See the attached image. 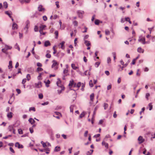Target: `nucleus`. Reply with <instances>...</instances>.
Listing matches in <instances>:
<instances>
[{"label": "nucleus", "instance_id": "obj_1", "mask_svg": "<svg viewBox=\"0 0 155 155\" xmlns=\"http://www.w3.org/2000/svg\"><path fill=\"white\" fill-rule=\"evenodd\" d=\"M52 62L53 64L51 66V68L54 70H57L58 68L59 63L55 60H53Z\"/></svg>", "mask_w": 155, "mask_h": 155}, {"label": "nucleus", "instance_id": "obj_2", "mask_svg": "<svg viewBox=\"0 0 155 155\" xmlns=\"http://www.w3.org/2000/svg\"><path fill=\"white\" fill-rule=\"evenodd\" d=\"M64 87L63 86H61V87H58V92L59 94H60L62 91H64Z\"/></svg>", "mask_w": 155, "mask_h": 155}, {"label": "nucleus", "instance_id": "obj_3", "mask_svg": "<svg viewBox=\"0 0 155 155\" xmlns=\"http://www.w3.org/2000/svg\"><path fill=\"white\" fill-rule=\"evenodd\" d=\"M94 98V93L91 94L90 95V103L92 104L93 102Z\"/></svg>", "mask_w": 155, "mask_h": 155}, {"label": "nucleus", "instance_id": "obj_4", "mask_svg": "<svg viewBox=\"0 0 155 155\" xmlns=\"http://www.w3.org/2000/svg\"><path fill=\"white\" fill-rule=\"evenodd\" d=\"M35 87L36 88H39L41 87L42 86V83L41 81H39L38 83L35 84Z\"/></svg>", "mask_w": 155, "mask_h": 155}, {"label": "nucleus", "instance_id": "obj_5", "mask_svg": "<svg viewBox=\"0 0 155 155\" xmlns=\"http://www.w3.org/2000/svg\"><path fill=\"white\" fill-rule=\"evenodd\" d=\"M13 114L11 112H8L7 114V117L9 119L12 118V117Z\"/></svg>", "mask_w": 155, "mask_h": 155}, {"label": "nucleus", "instance_id": "obj_6", "mask_svg": "<svg viewBox=\"0 0 155 155\" xmlns=\"http://www.w3.org/2000/svg\"><path fill=\"white\" fill-rule=\"evenodd\" d=\"M79 17L82 18V14H84V12L83 11H78L77 12Z\"/></svg>", "mask_w": 155, "mask_h": 155}, {"label": "nucleus", "instance_id": "obj_7", "mask_svg": "<svg viewBox=\"0 0 155 155\" xmlns=\"http://www.w3.org/2000/svg\"><path fill=\"white\" fill-rule=\"evenodd\" d=\"M138 41L139 42L142 43L143 44H145L146 43L145 40L144 38H140V37L139 39L138 40Z\"/></svg>", "mask_w": 155, "mask_h": 155}, {"label": "nucleus", "instance_id": "obj_8", "mask_svg": "<svg viewBox=\"0 0 155 155\" xmlns=\"http://www.w3.org/2000/svg\"><path fill=\"white\" fill-rule=\"evenodd\" d=\"M15 147H17L18 148H22L23 147L22 145H20L18 142H16L15 143Z\"/></svg>", "mask_w": 155, "mask_h": 155}, {"label": "nucleus", "instance_id": "obj_9", "mask_svg": "<svg viewBox=\"0 0 155 155\" xmlns=\"http://www.w3.org/2000/svg\"><path fill=\"white\" fill-rule=\"evenodd\" d=\"M138 140L139 141V143H141L144 141V139H143V137L141 136L139 137L138 139Z\"/></svg>", "mask_w": 155, "mask_h": 155}, {"label": "nucleus", "instance_id": "obj_10", "mask_svg": "<svg viewBox=\"0 0 155 155\" xmlns=\"http://www.w3.org/2000/svg\"><path fill=\"white\" fill-rule=\"evenodd\" d=\"M102 144L103 146H104L107 149L108 147V143L103 141L102 143Z\"/></svg>", "mask_w": 155, "mask_h": 155}, {"label": "nucleus", "instance_id": "obj_11", "mask_svg": "<svg viewBox=\"0 0 155 155\" xmlns=\"http://www.w3.org/2000/svg\"><path fill=\"white\" fill-rule=\"evenodd\" d=\"M18 28V25L14 23L12 25V29L13 30L17 29Z\"/></svg>", "mask_w": 155, "mask_h": 155}, {"label": "nucleus", "instance_id": "obj_12", "mask_svg": "<svg viewBox=\"0 0 155 155\" xmlns=\"http://www.w3.org/2000/svg\"><path fill=\"white\" fill-rule=\"evenodd\" d=\"M38 9L40 12H42L45 10L44 8L42 7V6L41 5H40L38 6Z\"/></svg>", "mask_w": 155, "mask_h": 155}, {"label": "nucleus", "instance_id": "obj_13", "mask_svg": "<svg viewBox=\"0 0 155 155\" xmlns=\"http://www.w3.org/2000/svg\"><path fill=\"white\" fill-rule=\"evenodd\" d=\"M44 83H45L46 87H49V84L50 83V81L49 80H48L47 81H45Z\"/></svg>", "mask_w": 155, "mask_h": 155}, {"label": "nucleus", "instance_id": "obj_14", "mask_svg": "<svg viewBox=\"0 0 155 155\" xmlns=\"http://www.w3.org/2000/svg\"><path fill=\"white\" fill-rule=\"evenodd\" d=\"M137 51L138 52L143 53L144 51V50L141 48H137Z\"/></svg>", "mask_w": 155, "mask_h": 155}, {"label": "nucleus", "instance_id": "obj_15", "mask_svg": "<svg viewBox=\"0 0 155 155\" xmlns=\"http://www.w3.org/2000/svg\"><path fill=\"white\" fill-rule=\"evenodd\" d=\"M29 122L32 124H34L35 123V121L32 118H30L28 120Z\"/></svg>", "mask_w": 155, "mask_h": 155}, {"label": "nucleus", "instance_id": "obj_16", "mask_svg": "<svg viewBox=\"0 0 155 155\" xmlns=\"http://www.w3.org/2000/svg\"><path fill=\"white\" fill-rule=\"evenodd\" d=\"M74 83V82L73 80H71L70 81L68 85L69 87H72L73 86Z\"/></svg>", "mask_w": 155, "mask_h": 155}, {"label": "nucleus", "instance_id": "obj_17", "mask_svg": "<svg viewBox=\"0 0 155 155\" xmlns=\"http://www.w3.org/2000/svg\"><path fill=\"white\" fill-rule=\"evenodd\" d=\"M57 84L58 87H61V86H63L61 84V81L60 80L58 81L57 82Z\"/></svg>", "mask_w": 155, "mask_h": 155}, {"label": "nucleus", "instance_id": "obj_18", "mask_svg": "<svg viewBox=\"0 0 155 155\" xmlns=\"http://www.w3.org/2000/svg\"><path fill=\"white\" fill-rule=\"evenodd\" d=\"M45 47L48 46L50 45V43L48 41H46L45 43Z\"/></svg>", "mask_w": 155, "mask_h": 155}, {"label": "nucleus", "instance_id": "obj_19", "mask_svg": "<svg viewBox=\"0 0 155 155\" xmlns=\"http://www.w3.org/2000/svg\"><path fill=\"white\" fill-rule=\"evenodd\" d=\"M65 42L64 41H63L61 43H60V45H61V48L62 49H64V44Z\"/></svg>", "mask_w": 155, "mask_h": 155}, {"label": "nucleus", "instance_id": "obj_20", "mask_svg": "<svg viewBox=\"0 0 155 155\" xmlns=\"http://www.w3.org/2000/svg\"><path fill=\"white\" fill-rule=\"evenodd\" d=\"M93 150H90L89 151H87V155H91L93 152Z\"/></svg>", "mask_w": 155, "mask_h": 155}, {"label": "nucleus", "instance_id": "obj_21", "mask_svg": "<svg viewBox=\"0 0 155 155\" xmlns=\"http://www.w3.org/2000/svg\"><path fill=\"white\" fill-rule=\"evenodd\" d=\"M5 13L8 15L10 18H11V12L10 11H6L5 12Z\"/></svg>", "mask_w": 155, "mask_h": 155}, {"label": "nucleus", "instance_id": "obj_22", "mask_svg": "<svg viewBox=\"0 0 155 155\" xmlns=\"http://www.w3.org/2000/svg\"><path fill=\"white\" fill-rule=\"evenodd\" d=\"M60 150V147L57 146L56 147L54 150L55 151L58 152Z\"/></svg>", "mask_w": 155, "mask_h": 155}, {"label": "nucleus", "instance_id": "obj_23", "mask_svg": "<svg viewBox=\"0 0 155 155\" xmlns=\"http://www.w3.org/2000/svg\"><path fill=\"white\" fill-rule=\"evenodd\" d=\"M5 48L6 49V50H7L9 49H11L12 47L11 46L7 45H5Z\"/></svg>", "mask_w": 155, "mask_h": 155}, {"label": "nucleus", "instance_id": "obj_24", "mask_svg": "<svg viewBox=\"0 0 155 155\" xmlns=\"http://www.w3.org/2000/svg\"><path fill=\"white\" fill-rule=\"evenodd\" d=\"M84 43L87 46H88L90 45V42L87 40H85Z\"/></svg>", "mask_w": 155, "mask_h": 155}, {"label": "nucleus", "instance_id": "obj_25", "mask_svg": "<svg viewBox=\"0 0 155 155\" xmlns=\"http://www.w3.org/2000/svg\"><path fill=\"white\" fill-rule=\"evenodd\" d=\"M71 66L72 68L74 70H76L78 68V67L76 66L75 64H71Z\"/></svg>", "mask_w": 155, "mask_h": 155}, {"label": "nucleus", "instance_id": "obj_26", "mask_svg": "<svg viewBox=\"0 0 155 155\" xmlns=\"http://www.w3.org/2000/svg\"><path fill=\"white\" fill-rule=\"evenodd\" d=\"M89 84L91 87H92L94 86L93 84V81L92 80H91L89 82Z\"/></svg>", "mask_w": 155, "mask_h": 155}, {"label": "nucleus", "instance_id": "obj_27", "mask_svg": "<svg viewBox=\"0 0 155 155\" xmlns=\"http://www.w3.org/2000/svg\"><path fill=\"white\" fill-rule=\"evenodd\" d=\"M9 69L12 68V61H10L9 62V65L8 66Z\"/></svg>", "mask_w": 155, "mask_h": 155}, {"label": "nucleus", "instance_id": "obj_28", "mask_svg": "<svg viewBox=\"0 0 155 155\" xmlns=\"http://www.w3.org/2000/svg\"><path fill=\"white\" fill-rule=\"evenodd\" d=\"M68 69H65L64 70L63 73L64 74L66 75L68 73Z\"/></svg>", "mask_w": 155, "mask_h": 155}, {"label": "nucleus", "instance_id": "obj_29", "mask_svg": "<svg viewBox=\"0 0 155 155\" xmlns=\"http://www.w3.org/2000/svg\"><path fill=\"white\" fill-rule=\"evenodd\" d=\"M85 115V113L84 112H83L79 116V117L80 118H82Z\"/></svg>", "mask_w": 155, "mask_h": 155}, {"label": "nucleus", "instance_id": "obj_30", "mask_svg": "<svg viewBox=\"0 0 155 155\" xmlns=\"http://www.w3.org/2000/svg\"><path fill=\"white\" fill-rule=\"evenodd\" d=\"M148 106L149 107V110H151L153 108V106L151 103H150L148 104Z\"/></svg>", "mask_w": 155, "mask_h": 155}, {"label": "nucleus", "instance_id": "obj_31", "mask_svg": "<svg viewBox=\"0 0 155 155\" xmlns=\"http://www.w3.org/2000/svg\"><path fill=\"white\" fill-rule=\"evenodd\" d=\"M84 74L85 75H90V72L88 71H85L84 73Z\"/></svg>", "mask_w": 155, "mask_h": 155}, {"label": "nucleus", "instance_id": "obj_32", "mask_svg": "<svg viewBox=\"0 0 155 155\" xmlns=\"http://www.w3.org/2000/svg\"><path fill=\"white\" fill-rule=\"evenodd\" d=\"M54 34L55 35L56 37L55 38L57 39L58 38V31H55Z\"/></svg>", "mask_w": 155, "mask_h": 155}, {"label": "nucleus", "instance_id": "obj_33", "mask_svg": "<svg viewBox=\"0 0 155 155\" xmlns=\"http://www.w3.org/2000/svg\"><path fill=\"white\" fill-rule=\"evenodd\" d=\"M74 106L73 105H71V106H70V112L72 113L73 112V109H74Z\"/></svg>", "mask_w": 155, "mask_h": 155}, {"label": "nucleus", "instance_id": "obj_34", "mask_svg": "<svg viewBox=\"0 0 155 155\" xmlns=\"http://www.w3.org/2000/svg\"><path fill=\"white\" fill-rule=\"evenodd\" d=\"M13 127L12 126H9L8 127V129L9 131H12L13 130Z\"/></svg>", "mask_w": 155, "mask_h": 155}, {"label": "nucleus", "instance_id": "obj_35", "mask_svg": "<svg viewBox=\"0 0 155 155\" xmlns=\"http://www.w3.org/2000/svg\"><path fill=\"white\" fill-rule=\"evenodd\" d=\"M108 106V105L106 103H104V109L106 110V109H107V108Z\"/></svg>", "mask_w": 155, "mask_h": 155}, {"label": "nucleus", "instance_id": "obj_36", "mask_svg": "<svg viewBox=\"0 0 155 155\" xmlns=\"http://www.w3.org/2000/svg\"><path fill=\"white\" fill-rule=\"evenodd\" d=\"M100 62H96L95 63V66L96 68L98 67L99 65H100Z\"/></svg>", "mask_w": 155, "mask_h": 155}, {"label": "nucleus", "instance_id": "obj_37", "mask_svg": "<svg viewBox=\"0 0 155 155\" xmlns=\"http://www.w3.org/2000/svg\"><path fill=\"white\" fill-rule=\"evenodd\" d=\"M4 6L5 8H7L8 6V4L6 2H4Z\"/></svg>", "mask_w": 155, "mask_h": 155}, {"label": "nucleus", "instance_id": "obj_38", "mask_svg": "<svg viewBox=\"0 0 155 155\" xmlns=\"http://www.w3.org/2000/svg\"><path fill=\"white\" fill-rule=\"evenodd\" d=\"M31 76L30 74H28L26 76V78L28 81H29L31 79Z\"/></svg>", "mask_w": 155, "mask_h": 155}, {"label": "nucleus", "instance_id": "obj_39", "mask_svg": "<svg viewBox=\"0 0 155 155\" xmlns=\"http://www.w3.org/2000/svg\"><path fill=\"white\" fill-rule=\"evenodd\" d=\"M31 110H33L34 111H35V109L34 107H30L29 109V111H31Z\"/></svg>", "mask_w": 155, "mask_h": 155}, {"label": "nucleus", "instance_id": "obj_40", "mask_svg": "<svg viewBox=\"0 0 155 155\" xmlns=\"http://www.w3.org/2000/svg\"><path fill=\"white\" fill-rule=\"evenodd\" d=\"M82 84V83H81L80 82H79L77 84V88L78 89L81 86Z\"/></svg>", "mask_w": 155, "mask_h": 155}, {"label": "nucleus", "instance_id": "obj_41", "mask_svg": "<svg viewBox=\"0 0 155 155\" xmlns=\"http://www.w3.org/2000/svg\"><path fill=\"white\" fill-rule=\"evenodd\" d=\"M46 27V26L44 25H41L40 27V30H43V29Z\"/></svg>", "mask_w": 155, "mask_h": 155}, {"label": "nucleus", "instance_id": "obj_42", "mask_svg": "<svg viewBox=\"0 0 155 155\" xmlns=\"http://www.w3.org/2000/svg\"><path fill=\"white\" fill-rule=\"evenodd\" d=\"M100 21L99 20L97 19L95 21V24L96 25H98Z\"/></svg>", "mask_w": 155, "mask_h": 155}, {"label": "nucleus", "instance_id": "obj_43", "mask_svg": "<svg viewBox=\"0 0 155 155\" xmlns=\"http://www.w3.org/2000/svg\"><path fill=\"white\" fill-rule=\"evenodd\" d=\"M18 133L19 134H23V131L21 129H18Z\"/></svg>", "mask_w": 155, "mask_h": 155}, {"label": "nucleus", "instance_id": "obj_44", "mask_svg": "<svg viewBox=\"0 0 155 155\" xmlns=\"http://www.w3.org/2000/svg\"><path fill=\"white\" fill-rule=\"evenodd\" d=\"M41 143L42 144L43 147H45L47 146L46 143H44L43 141L41 142Z\"/></svg>", "mask_w": 155, "mask_h": 155}, {"label": "nucleus", "instance_id": "obj_45", "mask_svg": "<svg viewBox=\"0 0 155 155\" xmlns=\"http://www.w3.org/2000/svg\"><path fill=\"white\" fill-rule=\"evenodd\" d=\"M105 34L106 35H108L110 34V31L107 30H105Z\"/></svg>", "mask_w": 155, "mask_h": 155}, {"label": "nucleus", "instance_id": "obj_46", "mask_svg": "<svg viewBox=\"0 0 155 155\" xmlns=\"http://www.w3.org/2000/svg\"><path fill=\"white\" fill-rule=\"evenodd\" d=\"M73 24L74 25L77 26L78 25V22L76 21H74L73 22Z\"/></svg>", "mask_w": 155, "mask_h": 155}, {"label": "nucleus", "instance_id": "obj_47", "mask_svg": "<svg viewBox=\"0 0 155 155\" xmlns=\"http://www.w3.org/2000/svg\"><path fill=\"white\" fill-rule=\"evenodd\" d=\"M51 56L50 54L47 53L46 55V57L48 58H51Z\"/></svg>", "mask_w": 155, "mask_h": 155}, {"label": "nucleus", "instance_id": "obj_48", "mask_svg": "<svg viewBox=\"0 0 155 155\" xmlns=\"http://www.w3.org/2000/svg\"><path fill=\"white\" fill-rule=\"evenodd\" d=\"M150 94L149 93H147L146 95V98L147 100H148L149 99L148 97L150 96Z\"/></svg>", "mask_w": 155, "mask_h": 155}, {"label": "nucleus", "instance_id": "obj_49", "mask_svg": "<svg viewBox=\"0 0 155 155\" xmlns=\"http://www.w3.org/2000/svg\"><path fill=\"white\" fill-rule=\"evenodd\" d=\"M39 98L40 99H42L43 98V95L42 94H40L38 95Z\"/></svg>", "mask_w": 155, "mask_h": 155}, {"label": "nucleus", "instance_id": "obj_50", "mask_svg": "<svg viewBox=\"0 0 155 155\" xmlns=\"http://www.w3.org/2000/svg\"><path fill=\"white\" fill-rule=\"evenodd\" d=\"M34 31L35 32L38 31V27L36 25L35 26V28H34Z\"/></svg>", "mask_w": 155, "mask_h": 155}, {"label": "nucleus", "instance_id": "obj_51", "mask_svg": "<svg viewBox=\"0 0 155 155\" xmlns=\"http://www.w3.org/2000/svg\"><path fill=\"white\" fill-rule=\"evenodd\" d=\"M39 31L41 35H44L45 34V33L43 32V30H39Z\"/></svg>", "mask_w": 155, "mask_h": 155}, {"label": "nucleus", "instance_id": "obj_52", "mask_svg": "<svg viewBox=\"0 0 155 155\" xmlns=\"http://www.w3.org/2000/svg\"><path fill=\"white\" fill-rule=\"evenodd\" d=\"M37 70L38 71H42L43 70V69L41 68L38 67L37 68Z\"/></svg>", "mask_w": 155, "mask_h": 155}, {"label": "nucleus", "instance_id": "obj_53", "mask_svg": "<svg viewBox=\"0 0 155 155\" xmlns=\"http://www.w3.org/2000/svg\"><path fill=\"white\" fill-rule=\"evenodd\" d=\"M111 59L110 58L108 57L107 58V62L108 63H110L111 62Z\"/></svg>", "mask_w": 155, "mask_h": 155}, {"label": "nucleus", "instance_id": "obj_54", "mask_svg": "<svg viewBox=\"0 0 155 155\" xmlns=\"http://www.w3.org/2000/svg\"><path fill=\"white\" fill-rule=\"evenodd\" d=\"M9 149H10V151L11 152H12L13 153H15V152L14 150L13 149L12 147H10L9 148Z\"/></svg>", "mask_w": 155, "mask_h": 155}, {"label": "nucleus", "instance_id": "obj_55", "mask_svg": "<svg viewBox=\"0 0 155 155\" xmlns=\"http://www.w3.org/2000/svg\"><path fill=\"white\" fill-rule=\"evenodd\" d=\"M111 87H112V86H111V85H108L107 86V90H109L111 89Z\"/></svg>", "mask_w": 155, "mask_h": 155}, {"label": "nucleus", "instance_id": "obj_56", "mask_svg": "<svg viewBox=\"0 0 155 155\" xmlns=\"http://www.w3.org/2000/svg\"><path fill=\"white\" fill-rule=\"evenodd\" d=\"M48 104H49V102L48 101H47L46 102L42 103L41 104V105H42L44 106V105H48Z\"/></svg>", "mask_w": 155, "mask_h": 155}, {"label": "nucleus", "instance_id": "obj_57", "mask_svg": "<svg viewBox=\"0 0 155 155\" xmlns=\"http://www.w3.org/2000/svg\"><path fill=\"white\" fill-rule=\"evenodd\" d=\"M7 50H6V49H5V48H3L2 49V51L4 53H6V52H7Z\"/></svg>", "mask_w": 155, "mask_h": 155}, {"label": "nucleus", "instance_id": "obj_58", "mask_svg": "<svg viewBox=\"0 0 155 155\" xmlns=\"http://www.w3.org/2000/svg\"><path fill=\"white\" fill-rule=\"evenodd\" d=\"M136 60V59H134L132 61V64H134L135 63V62Z\"/></svg>", "mask_w": 155, "mask_h": 155}, {"label": "nucleus", "instance_id": "obj_59", "mask_svg": "<svg viewBox=\"0 0 155 155\" xmlns=\"http://www.w3.org/2000/svg\"><path fill=\"white\" fill-rule=\"evenodd\" d=\"M43 19L45 21H46L47 19V17L45 16H44L43 17Z\"/></svg>", "mask_w": 155, "mask_h": 155}, {"label": "nucleus", "instance_id": "obj_60", "mask_svg": "<svg viewBox=\"0 0 155 155\" xmlns=\"http://www.w3.org/2000/svg\"><path fill=\"white\" fill-rule=\"evenodd\" d=\"M29 130L31 134H32L33 132V130L32 128H29Z\"/></svg>", "mask_w": 155, "mask_h": 155}, {"label": "nucleus", "instance_id": "obj_61", "mask_svg": "<svg viewBox=\"0 0 155 155\" xmlns=\"http://www.w3.org/2000/svg\"><path fill=\"white\" fill-rule=\"evenodd\" d=\"M105 73L107 75H109L110 74V73L109 71H105Z\"/></svg>", "mask_w": 155, "mask_h": 155}, {"label": "nucleus", "instance_id": "obj_62", "mask_svg": "<svg viewBox=\"0 0 155 155\" xmlns=\"http://www.w3.org/2000/svg\"><path fill=\"white\" fill-rule=\"evenodd\" d=\"M37 66L40 67L42 66V64L41 63L38 62L37 63Z\"/></svg>", "mask_w": 155, "mask_h": 155}, {"label": "nucleus", "instance_id": "obj_63", "mask_svg": "<svg viewBox=\"0 0 155 155\" xmlns=\"http://www.w3.org/2000/svg\"><path fill=\"white\" fill-rule=\"evenodd\" d=\"M26 82V79H24L22 80V83L23 84H24Z\"/></svg>", "mask_w": 155, "mask_h": 155}, {"label": "nucleus", "instance_id": "obj_64", "mask_svg": "<svg viewBox=\"0 0 155 155\" xmlns=\"http://www.w3.org/2000/svg\"><path fill=\"white\" fill-rule=\"evenodd\" d=\"M103 121H104L103 120H100V121L99 122L98 124H102L103 123Z\"/></svg>", "mask_w": 155, "mask_h": 155}]
</instances>
